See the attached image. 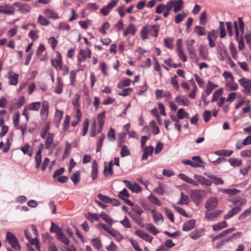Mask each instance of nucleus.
Listing matches in <instances>:
<instances>
[{
  "label": "nucleus",
  "mask_w": 251,
  "mask_h": 251,
  "mask_svg": "<svg viewBox=\"0 0 251 251\" xmlns=\"http://www.w3.org/2000/svg\"><path fill=\"white\" fill-rule=\"evenodd\" d=\"M195 40L194 39L187 40L185 41L186 49L188 50L190 58L194 61H198V56L194 46Z\"/></svg>",
  "instance_id": "1"
},
{
  "label": "nucleus",
  "mask_w": 251,
  "mask_h": 251,
  "mask_svg": "<svg viewBox=\"0 0 251 251\" xmlns=\"http://www.w3.org/2000/svg\"><path fill=\"white\" fill-rule=\"evenodd\" d=\"M6 239L11 246L17 251L21 250V247L15 236L10 232L6 233Z\"/></svg>",
  "instance_id": "2"
},
{
  "label": "nucleus",
  "mask_w": 251,
  "mask_h": 251,
  "mask_svg": "<svg viewBox=\"0 0 251 251\" xmlns=\"http://www.w3.org/2000/svg\"><path fill=\"white\" fill-rule=\"evenodd\" d=\"M238 82L244 88L243 93L248 95H251V80L243 77L240 79Z\"/></svg>",
  "instance_id": "3"
},
{
  "label": "nucleus",
  "mask_w": 251,
  "mask_h": 251,
  "mask_svg": "<svg viewBox=\"0 0 251 251\" xmlns=\"http://www.w3.org/2000/svg\"><path fill=\"white\" fill-rule=\"evenodd\" d=\"M54 134L51 133L47 134L45 141V148L47 150H50L51 152L57 146V144L54 142Z\"/></svg>",
  "instance_id": "4"
},
{
  "label": "nucleus",
  "mask_w": 251,
  "mask_h": 251,
  "mask_svg": "<svg viewBox=\"0 0 251 251\" xmlns=\"http://www.w3.org/2000/svg\"><path fill=\"white\" fill-rule=\"evenodd\" d=\"M218 200L216 197H211L206 201L204 207L207 210H212L218 206Z\"/></svg>",
  "instance_id": "5"
},
{
  "label": "nucleus",
  "mask_w": 251,
  "mask_h": 251,
  "mask_svg": "<svg viewBox=\"0 0 251 251\" xmlns=\"http://www.w3.org/2000/svg\"><path fill=\"white\" fill-rule=\"evenodd\" d=\"M182 163L185 165H190L194 168L201 167V164L203 163L199 156H194L192 160H184L182 161Z\"/></svg>",
  "instance_id": "6"
},
{
  "label": "nucleus",
  "mask_w": 251,
  "mask_h": 251,
  "mask_svg": "<svg viewBox=\"0 0 251 251\" xmlns=\"http://www.w3.org/2000/svg\"><path fill=\"white\" fill-rule=\"evenodd\" d=\"M194 178L195 179L197 180L198 186L201 184L202 186H210L212 183V182L211 180H208L203 176L195 174Z\"/></svg>",
  "instance_id": "7"
},
{
  "label": "nucleus",
  "mask_w": 251,
  "mask_h": 251,
  "mask_svg": "<svg viewBox=\"0 0 251 251\" xmlns=\"http://www.w3.org/2000/svg\"><path fill=\"white\" fill-rule=\"evenodd\" d=\"M207 210L205 212V217L207 220H213L220 215L222 213L221 210H216L212 211Z\"/></svg>",
  "instance_id": "8"
},
{
  "label": "nucleus",
  "mask_w": 251,
  "mask_h": 251,
  "mask_svg": "<svg viewBox=\"0 0 251 251\" xmlns=\"http://www.w3.org/2000/svg\"><path fill=\"white\" fill-rule=\"evenodd\" d=\"M87 57H91V51L89 50H80L79 52L77 55V60L79 63H81L84 61Z\"/></svg>",
  "instance_id": "9"
},
{
  "label": "nucleus",
  "mask_w": 251,
  "mask_h": 251,
  "mask_svg": "<svg viewBox=\"0 0 251 251\" xmlns=\"http://www.w3.org/2000/svg\"><path fill=\"white\" fill-rule=\"evenodd\" d=\"M14 4L18 7V11L23 14L27 13L31 10V7L27 4L15 2Z\"/></svg>",
  "instance_id": "10"
},
{
  "label": "nucleus",
  "mask_w": 251,
  "mask_h": 251,
  "mask_svg": "<svg viewBox=\"0 0 251 251\" xmlns=\"http://www.w3.org/2000/svg\"><path fill=\"white\" fill-rule=\"evenodd\" d=\"M151 212L152 215V217L154 223L157 225H160L163 222V217L162 215L157 212L155 209H152Z\"/></svg>",
  "instance_id": "11"
},
{
  "label": "nucleus",
  "mask_w": 251,
  "mask_h": 251,
  "mask_svg": "<svg viewBox=\"0 0 251 251\" xmlns=\"http://www.w3.org/2000/svg\"><path fill=\"white\" fill-rule=\"evenodd\" d=\"M126 187H128L133 193H138L142 191L141 187L136 183H131L126 180Z\"/></svg>",
  "instance_id": "12"
},
{
  "label": "nucleus",
  "mask_w": 251,
  "mask_h": 251,
  "mask_svg": "<svg viewBox=\"0 0 251 251\" xmlns=\"http://www.w3.org/2000/svg\"><path fill=\"white\" fill-rule=\"evenodd\" d=\"M142 150L143 151L142 159L145 160L147 159L149 156L151 155L152 154L154 148L153 146L150 145L149 147H145L142 148Z\"/></svg>",
  "instance_id": "13"
},
{
  "label": "nucleus",
  "mask_w": 251,
  "mask_h": 251,
  "mask_svg": "<svg viewBox=\"0 0 251 251\" xmlns=\"http://www.w3.org/2000/svg\"><path fill=\"white\" fill-rule=\"evenodd\" d=\"M44 13L48 18L51 19L56 20L59 18L57 12L49 8L44 9Z\"/></svg>",
  "instance_id": "14"
},
{
  "label": "nucleus",
  "mask_w": 251,
  "mask_h": 251,
  "mask_svg": "<svg viewBox=\"0 0 251 251\" xmlns=\"http://www.w3.org/2000/svg\"><path fill=\"white\" fill-rule=\"evenodd\" d=\"M156 98L159 99L162 97H164L166 100H170L172 99V95L170 92H164L162 90L157 89L155 92Z\"/></svg>",
  "instance_id": "15"
},
{
  "label": "nucleus",
  "mask_w": 251,
  "mask_h": 251,
  "mask_svg": "<svg viewBox=\"0 0 251 251\" xmlns=\"http://www.w3.org/2000/svg\"><path fill=\"white\" fill-rule=\"evenodd\" d=\"M191 198L192 201L197 205H199L201 202V195L199 191L193 190L191 192Z\"/></svg>",
  "instance_id": "16"
},
{
  "label": "nucleus",
  "mask_w": 251,
  "mask_h": 251,
  "mask_svg": "<svg viewBox=\"0 0 251 251\" xmlns=\"http://www.w3.org/2000/svg\"><path fill=\"white\" fill-rule=\"evenodd\" d=\"M15 9L12 6L6 5L0 6V13L7 14L13 15L14 14Z\"/></svg>",
  "instance_id": "17"
},
{
  "label": "nucleus",
  "mask_w": 251,
  "mask_h": 251,
  "mask_svg": "<svg viewBox=\"0 0 251 251\" xmlns=\"http://www.w3.org/2000/svg\"><path fill=\"white\" fill-rule=\"evenodd\" d=\"M135 233L137 236L143 239L144 240L150 243H151L153 239V237L152 236L142 230H136L135 231Z\"/></svg>",
  "instance_id": "18"
},
{
  "label": "nucleus",
  "mask_w": 251,
  "mask_h": 251,
  "mask_svg": "<svg viewBox=\"0 0 251 251\" xmlns=\"http://www.w3.org/2000/svg\"><path fill=\"white\" fill-rule=\"evenodd\" d=\"M225 86L227 91L236 90L238 88V84L234 82V79L232 80H227L226 82Z\"/></svg>",
  "instance_id": "19"
},
{
  "label": "nucleus",
  "mask_w": 251,
  "mask_h": 251,
  "mask_svg": "<svg viewBox=\"0 0 251 251\" xmlns=\"http://www.w3.org/2000/svg\"><path fill=\"white\" fill-rule=\"evenodd\" d=\"M63 115V111L56 109L54 115V124L58 127L61 121Z\"/></svg>",
  "instance_id": "20"
},
{
  "label": "nucleus",
  "mask_w": 251,
  "mask_h": 251,
  "mask_svg": "<svg viewBox=\"0 0 251 251\" xmlns=\"http://www.w3.org/2000/svg\"><path fill=\"white\" fill-rule=\"evenodd\" d=\"M25 102V98L23 96L21 97L18 99L16 103H15V104L12 103L11 104V105L9 107V109L10 111H12L14 109H18V108H20L22 106H23Z\"/></svg>",
  "instance_id": "21"
},
{
  "label": "nucleus",
  "mask_w": 251,
  "mask_h": 251,
  "mask_svg": "<svg viewBox=\"0 0 251 251\" xmlns=\"http://www.w3.org/2000/svg\"><path fill=\"white\" fill-rule=\"evenodd\" d=\"M196 225L195 220H190L184 223L182 230L183 231H188L194 228Z\"/></svg>",
  "instance_id": "22"
},
{
  "label": "nucleus",
  "mask_w": 251,
  "mask_h": 251,
  "mask_svg": "<svg viewBox=\"0 0 251 251\" xmlns=\"http://www.w3.org/2000/svg\"><path fill=\"white\" fill-rule=\"evenodd\" d=\"M176 101L180 105L188 106L189 104V100L184 96H177L175 98Z\"/></svg>",
  "instance_id": "23"
},
{
  "label": "nucleus",
  "mask_w": 251,
  "mask_h": 251,
  "mask_svg": "<svg viewBox=\"0 0 251 251\" xmlns=\"http://www.w3.org/2000/svg\"><path fill=\"white\" fill-rule=\"evenodd\" d=\"M241 209L240 206H237L233 208L232 209L229 210L228 212L224 216V218L225 219H228L233 216L234 215L240 212Z\"/></svg>",
  "instance_id": "24"
},
{
  "label": "nucleus",
  "mask_w": 251,
  "mask_h": 251,
  "mask_svg": "<svg viewBox=\"0 0 251 251\" xmlns=\"http://www.w3.org/2000/svg\"><path fill=\"white\" fill-rule=\"evenodd\" d=\"M49 105L47 101H44L41 109L40 114L42 116L46 118L49 113Z\"/></svg>",
  "instance_id": "25"
},
{
  "label": "nucleus",
  "mask_w": 251,
  "mask_h": 251,
  "mask_svg": "<svg viewBox=\"0 0 251 251\" xmlns=\"http://www.w3.org/2000/svg\"><path fill=\"white\" fill-rule=\"evenodd\" d=\"M199 55L203 60H206L208 57V51L205 46L201 45L199 49Z\"/></svg>",
  "instance_id": "26"
},
{
  "label": "nucleus",
  "mask_w": 251,
  "mask_h": 251,
  "mask_svg": "<svg viewBox=\"0 0 251 251\" xmlns=\"http://www.w3.org/2000/svg\"><path fill=\"white\" fill-rule=\"evenodd\" d=\"M21 150L24 154H27L30 157L33 154V150L28 144H25L21 148Z\"/></svg>",
  "instance_id": "27"
},
{
  "label": "nucleus",
  "mask_w": 251,
  "mask_h": 251,
  "mask_svg": "<svg viewBox=\"0 0 251 251\" xmlns=\"http://www.w3.org/2000/svg\"><path fill=\"white\" fill-rule=\"evenodd\" d=\"M113 162L111 161L108 165L107 166L106 163L104 164V168L103 170V175L105 176H107L108 175H112L113 174Z\"/></svg>",
  "instance_id": "28"
},
{
  "label": "nucleus",
  "mask_w": 251,
  "mask_h": 251,
  "mask_svg": "<svg viewBox=\"0 0 251 251\" xmlns=\"http://www.w3.org/2000/svg\"><path fill=\"white\" fill-rule=\"evenodd\" d=\"M98 172V166L96 160H93L92 162V170L91 173V177L93 180H95L97 178Z\"/></svg>",
  "instance_id": "29"
},
{
  "label": "nucleus",
  "mask_w": 251,
  "mask_h": 251,
  "mask_svg": "<svg viewBox=\"0 0 251 251\" xmlns=\"http://www.w3.org/2000/svg\"><path fill=\"white\" fill-rule=\"evenodd\" d=\"M51 62L53 67L58 69V66L60 65V63H62L61 54L58 52L56 55V59L55 60H51Z\"/></svg>",
  "instance_id": "30"
},
{
  "label": "nucleus",
  "mask_w": 251,
  "mask_h": 251,
  "mask_svg": "<svg viewBox=\"0 0 251 251\" xmlns=\"http://www.w3.org/2000/svg\"><path fill=\"white\" fill-rule=\"evenodd\" d=\"M56 236H57L58 239L61 242L63 243L64 244L67 245L69 244L70 240L62 232V231L61 232H59L58 233H57Z\"/></svg>",
  "instance_id": "31"
},
{
  "label": "nucleus",
  "mask_w": 251,
  "mask_h": 251,
  "mask_svg": "<svg viewBox=\"0 0 251 251\" xmlns=\"http://www.w3.org/2000/svg\"><path fill=\"white\" fill-rule=\"evenodd\" d=\"M219 191L229 196L234 195L239 192V190L236 189H221Z\"/></svg>",
  "instance_id": "32"
},
{
  "label": "nucleus",
  "mask_w": 251,
  "mask_h": 251,
  "mask_svg": "<svg viewBox=\"0 0 251 251\" xmlns=\"http://www.w3.org/2000/svg\"><path fill=\"white\" fill-rule=\"evenodd\" d=\"M125 143V136L122 135L120 137L119 145L122 147L121 155L122 157L126 156V147L124 145Z\"/></svg>",
  "instance_id": "33"
},
{
  "label": "nucleus",
  "mask_w": 251,
  "mask_h": 251,
  "mask_svg": "<svg viewBox=\"0 0 251 251\" xmlns=\"http://www.w3.org/2000/svg\"><path fill=\"white\" fill-rule=\"evenodd\" d=\"M39 24L43 26H47L50 24V21L42 15H39L37 19Z\"/></svg>",
  "instance_id": "34"
},
{
  "label": "nucleus",
  "mask_w": 251,
  "mask_h": 251,
  "mask_svg": "<svg viewBox=\"0 0 251 251\" xmlns=\"http://www.w3.org/2000/svg\"><path fill=\"white\" fill-rule=\"evenodd\" d=\"M80 173L79 171H76L73 173L70 177V179L73 181L74 184H77L80 181Z\"/></svg>",
  "instance_id": "35"
},
{
  "label": "nucleus",
  "mask_w": 251,
  "mask_h": 251,
  "mask_svg": "<svg viewBox=\"0 0 251 251\" xmlns=\"http://www.w3.org/2000/svg\"><path fill=\"white\" fill-rule=\"evenodd\" d=\"M147 198L152 204L159 206L161 205V202L152 194L149 196Z\"/></svg>",
  "instance_id": "36"
},
{
  "label": "nucleus",
  "mask_w": 251,
  "mask_h": 251,
  "mask_svg": "<svg viewBox=\"0 0 251 251\" xmlns=\"http://www.w3.org/2000/svg\"><path fill=\"white\" fill-rule=\"evenodd\" d=\"M118 88L122 90V92H119V95L126 96V80H122L118 83Z\"/></svg>",
  "instance_id": "37"
},
{
  "label": "nucleus",
  "mask_w": 251,
  "mask_h": 251,
  "mask_svg": "<svg viewBox=\"0 0 251 251\" xmlns=\"http://www.w3.org/2000/svg\"><path fill=\"white\" fill-rule=\"evenodd\" d=\"M91 244L98 250H99L102 247L101 241L98 238L92 239L91 240Z\"/></svg>",
  "instance_id": "38"
},
{
  "label": "nucleus",
  "mask_w": 251,
  "mask_h": 251,
  "mask_svg": "<svg viewBox=\"0 0 251 251\" xmlns=\"http://www.w3.org/2000/svg\"><path fill=\"white\" fill-rule=\"evenodd\" d=\"M27 109L29 110L32 111H38L41 107V103L40 102H34L30 103L28 105Z\"/></svg>",
  "instance_id": "39"
},
{
  "label": "nucleus",
  "mask_w": 251,
  "mask_h": 251,
  "mask_svg": "<svg viewBox=\"0 0 251 251\" xmlns=\"http://www.w3.org/2000/svg\"><path fill=\"white\" fill-rule=\"evenodd\" d=\"M227 226L226 221H224L221 223L215 224L213 226V229L214 231H218L221 230L222 229L226 227Z\"/></svg>",
  "instance_id": "40"
},
{
  "label": "nucleus",
  "mask_w": 251,
  "mask_h": 251,
  "mask_svg": "<svg viewBox=\"0 0 251 251\" xmlns=\"http://www.w3.org/2000/svg\"><path fill=\"white\" fill-rule=\"evenodd\" d=\"M177 116L178 119H182L184 118H189V115L183 108H180L177 112Z\"/></svg>",
  "instance_id": "41"
},
{
  "label": "nucleus",
  "mask_w": 251,
  "mask_h": 251,
  "mask_svg": "<svg viewBox=\"0 0 251 251\" xmlns=\"http://www.w3.org/2000/svg\"><path fill=\"white\" fill-rule=\"evenodd\" d=\"M63 83L61 82V78H57V82L54 88V92L56 94H60L62 92Z\"/></svg>",
  "instance_id": "42"
},
{
  "label": "nucleus",
  "mask_w": 251,
  "mask_h": 251,
  "mask_svg": "<svg viewBox=\"0 0 251 251\" xmlns=\"http://www.w3.org/2000/svg\"><path fill=\"white\" fill-rule=\"evenodd\" d=\"M105 118V111H103L101 113H100L98 115V120L99 122V125L100 126V131L104 125V119Z\"/></svg>",
  "instance_id": "43"
},
{
  "label": "nucleus",
  "mask_w": 251,
  "mask_h": 251,
  "mask_svg": "<svg viewBox=\"0 0 251 251\" xmlns=\"http://www.w3.org/2000/svg\"><path fill=\"white\" fill-rule=\"evenodd\" d=\"M189 202V200L188 197L184 195L183 193H181L180 194V199L179 201H178L177 203L179 204L183 205V204H188Z\"/></svg>",
  "instance_id": "44"
},
{
  "label": "nucleus",
  "mask_w": 251,
  "mask_h": 251,
  "mask_svg": "<svg viewBox=\"0 0 251 251\" xmlns=\"http://www.w3.org/2000/svg\"><path fill=\"white\" fill-rule=\"evenodd\" d=\"M107 232L113 237H115L116 239L118 241H120L122 239H123V237H121V235L116 231L114 230L111 227H109L108 228Z\"/></svg>",
  "instance_id": "45"
},
{
  "label": "nucleus",
  "mask_w": 251,
  "mask_h": 251,
  "mask_svg": "<svg viewBox=\"0 0 251 251\" xmlns=\"http://www.w3.org/2000/svg\"><path fill=\"white\" fill-rule=\"evenodd\" d=\"M218 87V85L214 84L211 81H209L206 86V93L207 95H209L216 88Z\"/></svg>",
  "instance_id": "46"
},
{
  "label": "nucleus",
  "mask_w": 251,
  "mask_h": 251,
  "mask_svg": "<svg viewBox=\"0 0 251 251\" xmlns=\"http://www.w3.org/2000/svg\"><path fill=\"white\" fill-rule=\"evenodd\" d=\"M100 216L110 226L113 224V221L112 219L105 212H102L100 214Z\"/></svg>",
  "instance_id": "47"
},
{
  "label": "nucleus",
  "mask_w": 251,
  "mask_h": 251,
  "mask_svg": "<svg viewBox=\"0 0 251 251\" xmlns=\"http://www.w3.org/2000/svg\"><path fill=\"white\" fill-rule=\"evenodd\" d=\"M71 150V145L69 142L66 141L65 150L64 151V153H63V154L62 156V158L63 159H65L66 158H67L69 156Z\"/></svg>",
  "instance_id": "48"
},
{
  "label": "nucleus",
  "mask_w": 251,
  "mask_h": 251,
  "mask_svg": "<svg viewBox=\"0 0 251 251\" xmlns=\"http://www.w3.org/2000/svg\"><path fill=\"white\" fill-rule=\"evenodd\" d=\"M174 41L173 38H165L164 40V45L167 48L172 49L174 48Z\"/></svg>",
  "instance_id": "49"
},
{
  "label": "nucleus",
  "mask_w": 251,
  "mask_h": 251,
  "mask_svg": "<svg viewBox=\"0 0 251 251\" xmlns=\"http://www.w3.org/2000/svg\"><path fill=\"white\" fill-rule=\"evenodd\" d=\"M79 70H83V69H79ZM79 71H75L74 70L71 71L70 73V84L72 86H75V78L77 72Z\"/></svg>",
  "instance_id": "50"
},
{
  "label": "nucleus",
  "mask_w": 251,
  "mask_h": 251,
  "mask_svg": "<svg viewBox=\"0 0 251 251\" xmlns=\"http://www.w3.org/2000/svg\"><path fill=\"white\" fill-rule=\"evenodd\" d=\"M154 191L160 196L163 195L164 194V185L161 182H158V186L154 189Z\"/></svg>",
  "instance_id": "51"
},
{
  "label": "nucleus",
  "mask_w": 251,
  "mask_h": 251,
  "mask_svg": "<svg viewBox=\"0 0 251 251\" xmlns=\"http://www.w3.org/2000/svg\"><path fill=\"white\" fill-rule=\"evenodd\" d=\"M251 214V206L247 209H246L244 212H243L238 217V219L239 220H242L243 219H245L246 217H248Z\"/></svg>",
  "instance_id": "52"
},
{
  "label": "nucleus",
  "mask_w": 251,
  "mask_h": 251,
  "mask_svg": "<svg viewBox=\"0 0 251 251\" xmlns=\"http://www.w3.org/2000/svg\"><path fill=\"white\" fill-rule=\"evenodd\" d=\"M145 228L148 230L150 233L156 235L158 233V230L156 227L152 224H147L145 226Z\"/></svg>",
  "instance_id": "53"
},
{
  "label": "nucleus",
  "mask_w": 251,
  "mask_h": 251,
  "mask_svg": "<svg viewBox=\"0 0 251 251\" xmlns=\"http://www.w3.org/2000/svg\"><path fill=\"white\" fill-rule=\"evenodd\" d=\"M208 177L211 180V181L216 185L223 184L224 183V181L220 177H216L213 175H209Z\"/></svg>",
  "instance_id": "54"
},
{
  "label": "nucleus",
  "mask_w": 251,
  "mask_h": 251,
  "mask_svg": "<svg viewBox=\"0 0 251 251\" xmlns=\"http://www.w3.org/2000/svg\"><path fill=\"white\" fill-rule=\"evenodd\" d=\"M186 15L187 14L184 12L177 14L175 18V23L176 24H179L181 23L186 17Z\"/></svg>",
  "instance_id": "55"
},
{
  "label": "nucleus",
  "mask_w": 251,
  "mask_h": 251,
  "mask_svg": "<svg viewBox=\"0 0 251 251\" xmlns=\"http://www.w3.org/2000/svg\"><path fill=\"white\" fill-rule=\"evenodd\" d=\"M183 3L179 2L176 1V0H174V12L177 13V12L180 11L183 8Z\"/></svg>",
  "instance_id": "56"
},
{
  "label": "nucleus",
  "mask_w": 251,
  "mask_h": 251,
  "mask_svg": "<svg viewBox=\"0 0 251 251\" xmlns=\"http://www.w3.org/2000/svg\"><path fill=\"white\" fill-rule=\"evenodd\" d=\"M18 74H15L9 77V83L10 85H16L18 83Z\"/></svg>",
  "instance_id": "57"
},
{
  "label": "nucleus",
  "mask_w": 251,
  "mask_h": 251,
  "mask_svg": "<svg viewBox=\"0 0 251 251\" xmlns=\"http://www.w3.org/2000/svg\"><path fill=\"white\" fill-rule=\"evenodd\" d=\"M223 92V90L222 88L219 89L217 90H216L213 95L211 101L213 102L216 101L220 97V96L222 94Z\"/></svg>",
  "instance_id": "58"
},
{
  "label": "nucleus",
  "mask_w": 251,
  "mask_h": 251,
  "mask_svg": "<svg viewBox=\"0 0 251 251\" xmlns=\"http://www.w3.org/2000/svg\"><path fill=\"white\" fill-rule=\"evenodd\" d=\"M232 153L233 151L231 150H221L215 152L216 154L223 156H230Z\"/></svg>",
  "instance_id": "59"
},
{
  "label": "nucleus",
  "mask_w": 251,
  "mask_h": 251,
  "mask_svg": "<svg viewBox=\"0 0 251 251\" xmlns=\"http://www.w3.org/2000/svg\"><path fill=\"white\" fill-rule=\"evenodd\" d=\"M230 164L233 167L240 166L242 164L241 160L237 159L236 158H231L228 160Z\"/></svg>",
  "instance_id": "60"
},
{
  "label": "nucleus",
  "mask_w": 251,
  "mask_h": 251,
  "mask_svg": "<svg viewBox=\"0 0 251 251\" xmlns=\"http://www.w3.org/2000/svg\"><path fill=\"white\" fill-rule=\"evenodd\" d=\"M195 32L200 36H203L205 35L206 31L204 27L201 26H196L194 29Z\"/></svg>",
  "instance_id": "61"
},
{
  "label": "nucleus",
  "mask_w": 251,
  "mask_h": 251,
  "mask_svg": "<svg viewBox=\"0 0 251 251\" xmlns=\"http://www.w3.org/2000/svg\"><path fill=\"white\" fill-rule=\"evenodd\" d=\"M70 117L68 115H66L65 117V120L63 122V132H66L69 128V124L70 122Z\"/></svg>",
  "instance_id": "62"
},
{
  "label": "nucleus",
  "mask_w": 251,
  "mask_h": 251,
  "mask_svg": "<svg viewBox=\"0 0 251 251\" xmlns=\"http://www.w3.org/2000/svg\"><path fill=\"white\" fill-rule=\"evenodd\" d=\"M207 22V13L206 11H203L200 17V24L205 25Z\"/></svg>",
  "instance_id": "63"
},
{
  "label": "nucleus",
  "mask_w": 251,
  "mask_h": 251,
  "mask_svg": "<svg viewBox=\"0 0 251 251\" xmlns=\"http://www.w3.org/2000/svg\"><path fill=\"white\" fill-rule=\"evenodd\" d=\"M42 161V155L40 153H37L35 156V167L36 168H38Z\"/></svg>",
  "instance_id": "64"
}]
</instances>
